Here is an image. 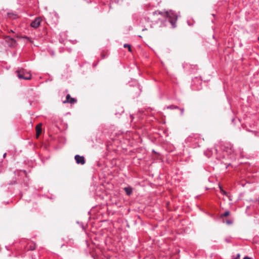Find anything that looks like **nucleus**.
Segmentation results:
<instances>
[{"mask_svg": "<svg viewBox=\"0 0 259 259\" xmlns=\"http://www.w3.org/2000/svg\"><path fill=\"white\" fill-rule=\"evenodd\" d=\"M153 15L157 14L161 15L165 18L166 21L171 24L172 28L176 27V22L178 19V15L172 11L166 12L154 11L153 12Z\"/></svg>", "mask_w": 259, "mask_h": 259, "instance_id": "obj_1", "label": "nucleus"}, {"mask_svg": "<svg viewBox=\"0 0 259 259\" xmlns=\"http://www.w3.org/2000/svg\"><path fill=\"white\" fill-rule=\"evenodd\" d=\"M17 75L20 79L29 80L31 78V74L24 70L23 69H20L16 71Z\"/></svg>", "mask_w": 259, "mask_h": 259, "instance_id": "obj_2", "label": "nucleus"}, {"mask_svg": "<svg viewBox=\"0 0 259 259\" xmlns=\"http://www.w3.org/2000/svg\"><path fill=\"white\" fill-rule=\"evenodd\" d=\"M198 139L199 136L197 135H193L190 136L186 139V141L190 143H193L194 144H197L198 146H199V144L198 143Z\"/></svg>", "mask_w": 259, "mask_h": 259, "instance_id": "obj_3", "label": "nucleus"}, {"mask_svg": "<svg viewBox=\"0 0 259 259\" xmlns=\"http://www.w3.org/2000/svg\"><path fill=\"white\" fill-rule=\"evenodd\" d=\"M228 154H232L235 152L234 146L230 143H227L226 144L224 149Z\"/></svg>", "mask_w": 259, "mask_h": 259, "instance_id": "obj_4", "label": "nucleus"}, {"mask_svg": "<svg viewBox=\"0 0 259 259\" xmlns=\"http://www.w3.org/2000/svg\"><path fill=\"white\" fill-rule=\"evenodd\" d=\"M74 159L75 160L76 163L78 164L83 165L85 162V158L83 156L76 155L74 157Z\"/></svg>", "mask_w": 259, "mask_h": 259, "instance_id": "obj_5", "label": "nucleus"}, {"mask_svg": "<svg viewBox=\"0 0 259 259\" xmlns=\"http://www.w3.org/2000/svg\"><path fill=\"white\" fill-rule=\"evenodd\" d=\"M41 22V19L39 17L36 18L30 24V26L34 28H37L40 25Z\"/></svg>", "mask_w": 259, "mask_h": 259, "instance_id": "obj_6", "label": "nucleus"}, {"mask_svg": "<svg viewBox=\"0 0 259 259\" xmlns=\"http://www.w3.org/2000/svg\"><path fill=\"white\" fill-rule=\"evenodd\" d=\"M76 102V100L71 98L69 94H67L66 97V100L63 101V103H69L70 104H74Z\"/></svg>", "mask_w": 259, "mask_h": 259, "instance_id": "obj_7", "label": "nucleus"}, {"mask_svg": "<svg viewBox=\"0 0 259 259\" xmlns=\"http://www.w3.org/2000/svg\"><path fill=\"white\" fill-rule=\"evenodd\" d=\"M6 41L9 44L10 47H15L16 45V40L13 38L8 36L6 38Z\"/></svg>", "mask_w": 259, "mask_h": 259, "instance_id": "obj_8", "label": "nucleus"}, {"mask_svg": "<svg viewBox=\"0 0 259 259\" xmlns=\"http://www.w3.org/2000/svg\"><path fill=\"white\" fill-rule=\"evenodd\" d=\"M124 190L125 191V192H126V194L128 195V196H130L131 195V194L133 192V189L131 187H125L124 188Z\"/></svg>", "mask_w": 259, "mask_h": 259, "instance_id": "obj_9", "label": "nucleus"}, {"mask_svg": "<svg viewBox=\"0 0 259 259\" xmlns=\"http://www.w3.org/2000/svg\"><path fill=\"white\" fill-rule=\"evenodd\" d=\"M41 124H39L36 126V133L37 137L39 136L41 131Z\"/></svg>", "mask_w": 259, "mask_h": 259, "instance_id": "obj_10", "label": "nucleus"}, {"mask_svg": "<svg viewBox=\"0 0 259 259\" xmlns=\"http://www.w3.org/2000/svg\"><path fill=\"white\" fill-rule=\"evenodd\" d=\"M165 108L172 110V109H179V108L177 106L171 105H169V106L164 107V109H165Z\"/></svg>", "mask_w": 259, "mask_h": 259, "instance_id": "obj_11", "label": "nucleus"}, {"mask_svg": "<svg viewBox=\"0 0 259 259\" xmlns=\"http://www.w3.org/2000/svg\"><path fill=\"white\" fill-rule=\"evenodd\" d=\"M8 16H9V17L10 18H13L14 19H15L16 18V14H14L13 13H8Z\"/></svg>", "mask_w": 259, "mask_h": 259, "instance_id": "obj_12", "label": "nucleus"}, {"mask_svg": "<svg viewBox=\"0 0 259 259\" xmlns=\"http://www.w3.org/2000/svg\"><path fill=\"white\" fill-rule=\"evenodd\" d=\"M230 214V212L229 211H226L223 214H221L222 217H226L228 216Z\"/></svg>", "mask_w": 259, "mask_h": 259, "instance_id": "obj_13", "label": "nucleus"}, {"mask_svg": "<svg viewBox=\"0 0 259 259\" xmlns=\"http://www.w3.org/2000/svg\"><path fill=\"white\" fill-rule=\"evenodd\" d=\"M124 48H128V51L130 52H131L132 51V50H131V46L129 44H125L123 46Z\"/></svg>", "mask_w": 259, "mask_h": 259, "instance_id": "obj_14", "label": "nucleus"}, {"mask_svg": "<svg viewBox=\"0 0 259 259\" xmlns=\"http://www.w3.org/2000/svg\"><path fill=\"white\" fill-rule=\"evenodd\" d=\"M136 88L138 90V96H139L141 92V89L140 88V86L139 84H137V85L136 87Z\"/></svg>", "mask_w": 259, "mask_h": 259, "instance_id": "obj_15", "label": "nucleus"}, {"mask_svg": "<svg viewBox=\"0 0 259 259\" xmlns=\"http://www.w3.org/2000/svg\"><path fill=\"white\" fill-rule=\"evenodd\" d=\"M35 249V245H33V246H29V249L30 250H33Z\"/></svg>", "mask_w": 259, "mask_h": 259, "instance_id": "obj_16", "label": "nucleus"}, {"mask_svg": "<svg viewBox=\"0 0 259 259\" xmlns=\"http://www.w3.org/2000/svg\"><path fill=\"white\" fill-rule=\"evenodd\" d=\"M220 190H221V192L222 194H223L224 195H226V191H225L224 190H223L222 189V188L220 186Z\"/></svg>", "mask_w": 259, "mask_h": 259, "instance_id": "obj_17", "label": "nucleus"}, {"mask_svg": "<svg viewBox=\"0 0 259 259\" xmlns=\"http://www.w3.org/2000/svg\"><path fill=\"white\" fill-rule=\"evenodd\" d=\"M180 110L181 111V115L182 116L184 112V108H180Z\"/></svg>", "mask_w": 259, "mask_h": 259, "instance_id": "obj_18", "label": "nucleus"}, {"mask_svg": "<svg viewBox=\"0 0 259 259\" xmlns=\"http://www.w3.org/2000/svg\"><path fill=\"white\" fill-rule=\"evenodd\" d=\"M226 223L228 225H231L233 223V222L231 220H227L226 221Z\"/></svg>", "mask_w": 259, "mask_h": 259, "instance_id": "obj_19", "label": "nucleus"}, {"mask_svg": "<svg viewBox=\"0 0 259 259\" xmlns=\"http://www.w3.org/2000/svg\"><path fill=\"white\" fill-rule=\"evenodd\" d=\"M240 254L239 253H238L236 256L235 257H234L233 258L234 259H239L240 258Z\"/></svg>", "mask_w": 259, "mask_h": 259, "instance_id": "obj_20", "label": "nucleus"}, {"mask_svg": "<svg viewBox=\"0 0 259 259\" xmlns=\"http://www.w3.org/2000/svg\"><path fill=\"white\" fill-rule=\"evenodd\" d=\"M225 241L227 242H230V239H228V238H226L225 239Z\"/></svg>", "mask_w": 259, "mask_h": 259, "instance_id": "obj_21", "label": "nucleus"}, {"mask_svg": "<svg viewBox=\"0 0 259 259\" xmlns=\"http://www.w3.org/2000/svg\"><path fill=\"white\" fill-rule=\"evenodd\" d=\"M243 259H251L250 257L248 256H245Z\"/></svg>", "mask_w": 259, "mask_h": 259, "instance_id": "obj_22", "label": "nucleus"}, {"mask_svg": "<svg viewBox=\"0 0 259 259\" xmlns=\"http://www.w3.org/2000/svg\"><path fill=\"white\" fill-rule=\"evenodd\" d=\"M204 154H205L207 156H208V157H209V156H210V155H208L207 154V152H204Z\"/></svg>", "mask_w": 259, "mask_h": 259, "instance_id": "obj_23", "label": "nucleus"}, {"mask_svg": "<svg viewBox=\"0 0 259 259\" xmlns=\"http://www.w3.org/2000/svg\"><path fill=\"white\" fill-rule=\"evenodd\" d=\"M6 154H7V153H4V155H3V157H4V158H5V157H6Z\"/></svg>", "mask_w": 259, "mask_h": 259, "instance_id": "obj_24", "label": "nucleus"}, {"mask_svg": "<svg viewBox=\"0 0 259 259\" xmlns=\"http://www.w3.org/2000/svg\"><path fill=\"white\" fill-rule=\"evenodd\" d=\"M147 30V29H146V28H143V29H142V31H145V30Z\"/></svg>", "mask_w": 259, "mask_h": 259, "instance_id": "obj_25", "label": "nucleus"}, {"mask_svg": "<svg viewBox=\"0 0 259 259\" xmlns=\"http://www.w3.org/2000/svg\"><path fill=\"white\" fill-rule=\"evenodd\" d=\"M152 152H153V153H156V152H155L154 150H153Z\"/></svg>", "mask_w": 259, "mask_h": 259, "instance_id": "obj_26", "label": "nucleus"}, {"mask_svg": "<svg viewBox=\"0 0 259 259\" xmlns=\"http://www.w3.org/2000/svg\"><path fill=\"white\" fill-rule=\"evenodd\" d=\"M214 150H215V151L216 152H217V149H215Z\"/></svg>", "mask_w": 259, "mask_h": 259, "instance_id": "obj_27", "label": "nucleus"}, {"mask_svg": "<svg viewBox=\"0 0 259 259\" xmlns=\"http://www.w3.org/2000/svg\"><path fill=\"white\" fill-rule=\"evenodd\" d=\"M258 40H259V36L258 37Z\"/></svg>", "mask_w": 259, "mask_h": 259, "instance_id": "obj_28", "label": "nucleus"}]
</instances>
